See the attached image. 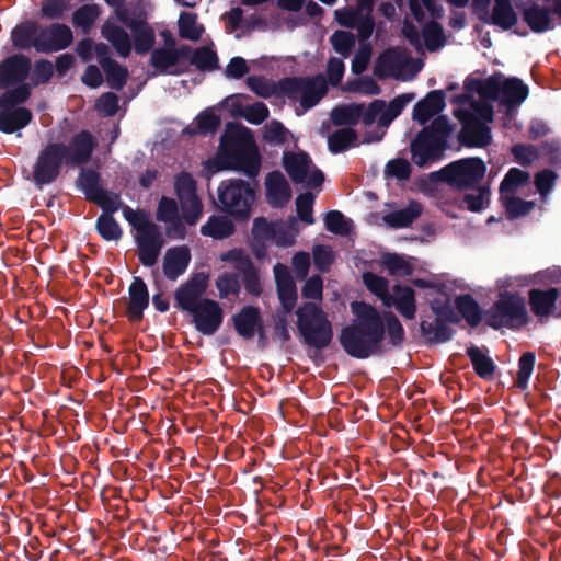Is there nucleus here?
Returning a JSON list of instances; mask_svg holds the SVG:
<instances>
[{
    "mask_svg": "<svg viewBox=\"0 0 561 561\" xmlns=\"http://www.w3.org/2000/svg\"><path fill=\"white\" fill-rule=\"evenodd\" d=\"M528 87L518 78H505L494 72L483 79L469 76L463 82V94L458 95V121L462 128L458 142L470 147H484L491 141L490 124L494 118L493 102L497 101L507 113L519 107L528 96Z\"/></svg>",
    "mask_w": 561,
    "mask_h": 561,
    "instance_id": "nucleus-1",
    "label": "nucleus"
},
{
    "mask_svg": "<svg viewBox=\"0 0 561 561\" xmlns=\"http://www.w3.org/2000/svg\"><path fill=\"white\" fill-rule=\"evenodd\" d=\"M98 146L95 137L89 130L75 134L69 145L61 141L44 146L33 164L32 181L37 188H43L57 181L62 167H80L91 161Z\"/></svg>",
    "mask_w": 561,
    "mask_h": 561,
    "instance_id": "nucleus-2",
    "label": "nucleus"
},
{
    "mask_svg": "<svg viewBox=\"0 0 561 561\" xmlns=\"http://www.w3.org/2000/svg\"><path fill=\"white\" fill-rule=\"evenodd\" d=\"M354 319L341 330L339 341L351 357L365 359L381 350L385 339V322L381 313L365 301H353Z\"/></svg>",
    "mask_w": 561,
    "mask_h": 561,
    "instance_id": "nucleus-3",
    "label": "nucleus"
},
{
    "mask_svg": "<svg viewBox=\"0 0 561 561\" xmlns=\"http://www.w3.org/2000/svg\"><path fill=\"white\" fill-rule=\"evenodd\" d=\"M208 275L195 273L174 291L175 307L192 317V323L203 335H214L222 324L224 310L219 302L205 298Z\"/></svg>",
    "mask_w": 561,
    "mask_h": 561,
    "instance_id": "nucleus-4",
    "label": "nucleus"
},
{
    "mask_svg": "<svg viewBox=\"0 0 561 561\" xmlns=\"http://www.w3.org/2000/svg\"><path fill=\"white\" fill-rule=\"evenodd\" d=\"M413 283L416 287L435 290V297L431 300L434 317L422 319L420 323L421 334L425 342L432 345L451 340L450 324L456 323V297L445 290V285L437 287L434 283L421 278L414 279Z\"/></svg>",
    "mask_w": 561,
    "mask_h": 561,
    "instance_id": "nucleus-5",
    "label": "nucleus"
},
{
    "mask_svg": "<svg viewBox=\"0 0 561 561\" xmlns=\"http://www.w3.org/2000/svg\"><path fill=\"white\" fill-rule=\"evenodd\" d=\"M454 129L446 115L435 117L428 126L423 127L411 140L412 162L419 168H427L442 160L448 147V138Z\"/></svg>",
    "mask_w": 561,
    "mask_h": 561,
    "instance_id": "nucleus-6",
    "label": "nucleus"
},
{
    "mask_svg": "<svg viewBox=\"0 0 561 561\" xmlns=\"http://www.w3.org/2000/svg\"><path fill=\"white\" fill-rule=\"evenodd\" d=\"M296 325L302 343L317 351L327 348L333 339V325L316 302H302L295 311Z\"/></svg>",
    "mask_w": 561,
    "mask_h": 561,
    "instance_id": "nucleus-7",
    "label": "nucleus"
},
{
    "mask_svg": "<svg viewBox=\"0 0 561 561\" xmlns=\"http://www.w3.org/2000/svg\"><path fill=\"white\" fill-rule=\"evenodd\" d=\"M123 215L128 224L138 232L136 243L139 262L147 267L153 266L164 245L159 226L152 222L149 215L141 209L134 210L125 206Z\"/></svg>",
    "mask_w": 561,
    "mask_h": 561,
    "instance_id": "nucleus-8",
    "label": "nucleus"
},
{
    "mask_svg": "<svg viewBox=\"0 0 561 561\" xmlns=\"http://www.w3.org/2000/svg\"><path fill=\"white\" fill-rule=\"evenodd\" d=\"M220 209L239 221H248L256 199V191L241 179H228L217 188Z\"/></svg>",
    "mask_w": 561,
    "mask_h": 561,
    "instance_id": "nucleus-9",
    "label": "nucleus"
},
{
    "mask_svg": "<svg viewBox=\"0 0 561 561\" xmlns=\"http://www.w3.org/2000/svg\"><path fill=\"white\" fill-rule=\"evenodd\" d=\"M221 145L228 159L229 170L242 172L250 179L259 175L261 156L251 140L245 139L239 131H226L221 137Z\"/></svg>",
    "mask_w": 561,
    "mask_h": 561,
    "instance_id": "nucleus-10",
    "label": "nucleus"
},
{
    "mask_svg": "<svg viewBox=\"0 0 561 561\" xmlns=\"http://www.w3.org/2000/svg\"><path fill=\"white\" fill-rule=\"evenodd\" d=\"M30 100L26 85L10 89L0 95V131L13 134L26 127L33 118L31 110L21 106Z\"/></svg>",
    "mask_w": 561,
    "mask_h": 561,
    "instance_id": "nucleus-11",
    "label": "nucleus"
},
{
    "mask_svg": "<svg viewBox=\"0 0 561 561\" xmlns=\"http://www.w3.org/2000/svg\"><path fill=\"white\" fill-rule=\"evenodd\" d=\"M525 300L517 294L501 293L486 313V321L493 329L518 330L529 323Z\"/></svg>",
    "mask_w": 561,
    "mask_h": 561,
    "instance_id": "nucleus-12",
    "label": "nucleus"
},
{
    "mask_svg": "<svg viewBox=\"0 0 561 561\" xmlns=\"http://www.w3.org/2000/svg\"><path fill=\"white\" fill-rule=\"evenodd\" d=\"M278 91L291 101H299L301 107L316 106L328 93V83L322 75L308 77H287L278 81Z\"/></svg>",
    "mask_w": 561,
    "mask_h": 561,
    "instance_id": "nucleus-13",
    "label": "nucleus"
},
{
    "mask_svg": "<svg viewBox=\"0 0 561 561\" xmlns=\"http://www.w3.org/2000/svg\"><path fill=\"white\" fill-rule=\"evenodd\" d=\"M530 175L527 171L512 168L504 176L500 194L502 204L510 218H516L528 214L535 206L531 201H523L515 196V192L519 186L529 182Z\"/></svg>",
    "mask_w": 561,
    "mask_h": 561,
    "instance_id": "nucleus-14",
    "label": "nucleus"
},
{
    "mask_svg": "<svg viewBox=\"0 0 561 561\" xmlns=\"http://www.w3.org/2000/svg\"><path fill=\"white\" fill-rule=\"evenodd\" d=\"M31 66L32 59L22 53L3 58L0 61V89L7 91L26 85L31 91V84L26 82L31 75Z\"/></svg>",
    "mask_w": 561,
    "mask_h": 561,
    "instance_id": "nucleus-15",
    "label": "nucleus"
},
{
    "mask_svg": "<svg viewBox=\"0 0 561 561\" xmlns=\"http://www.w3.org/2000/svg\"><path fill=\"white\" fill-rule=\"evenodd\" d=\"M39 53L51 54L68 48L73 42L71 28L64 23L42 25L39 30Z\"/></svg>",
    "mask_w": 561,
    "mask_h": 561,
    "instance_id": "nucleus-16",
    "label": "nucleus"
},
{
    "mask_svg": "<svg viewBox=\"0 0 561 561\" xmlns=\"http://www.w3.org/2000/svg\"><path fill=\"white\" fill-rule=\"evenodd\" d=\"M430 180L434 182H442L446 185L445 187L437 188L435 193V198L437 206L446 213L448 216L455 218L456 211H455V196L451 195L448 197L447 191H450L451 193L456 192V161L449 162L446 167L438 171H434L430 173Z\"/></svg>",
    "mask_w": 561,
    "mask_h": 561,
    "instance_id": "nucleus-17",
    "label": "nucleus"
},
{
    "mask_svg": "<svg viewBox=\"0 0 561 561\" xmlns=\"http://www.w3.org/2000/svg\"><path fill=\"white\" fill-rule=\"evenodd\" d=\"M445 106V92L443 90H432L415 103L412 112V118L425 127L432 118L440 116Z\"/></svg>",
    "mask_w": 561,
    "mask_h": 561,
    "instance_id": "nucleus-18",
    "label": "nucleus"
},
{
    "mask_svg": "<svg viewBox=\"0 0 561 561\" xmlns=\"http://www.w3.org/2000/svg\"><path fill=\"white\" fill-rule=\"evenodd\" d=\"M291 198V187L280 171H272L265 179V199L272 208L285 207Z\"/></svg>",
    "mask_w": 561,
    "mask_h": 561,
    "instance_id": "nucleus-19",
    "label": "nucleus"
},
{
    "mask_svg": "<svg viewBox=\"0 0 561 561\" xmlns=\"http://www.w3.org/2000/svg\"><path fill=\"white\" fill-rule=\"evenodd\" d=\"M236 333L243 340H252L263 322L261 310L256 306H243L231 317Z\"/></svg>",
    "mask_w": 561,
    "mask_h": 561,
    "instance_id": "nucleus-20",
    "label": "nucleus"
},
{
    "mask_svg": "<svg viewBox=\"0 0 561 561\" xmlns=\"http://www.w3.org/2000/svg\"><path fill=\"white\" fill-rule=\"evenodd\" d=\"M409 62L416 64L417 60L409 57L405 49L401 47H391L382 51L376 60L375 75L383 79L400 71Z\"/></svg>",
    "mask_w": 561,
    "mask_h": 561,
    "instance_id": "nucleus-21",
    "label": "nucleus"
},
{
    "mask_svg": "<svg viewBox=\"0 0 561 561\" xmlns=\"http://www.w3.org/2000/svg\"><path fill=\"white\" fill-rule=\"evenodd\" d=\"M39 30L41 24L33 20H26L16 24L11 33L10 39L16 50H31L34 48L39 53Z\"/></svg>",
    "mask_w": 561,
    "mask_h": 561,
    "instance_id": "nucleus-22",
    "label": "nucleus"
},
{
    "mask_svg": "<svg viewBox=\"0 0 561 561\" xmlns=\"http://www.w3.org/2000/svg\"><path fill=\"white\" fill-rule=\"evenodd\" d=\"M129 301L126 309L128 319L133 322L141 321L144 311L149 306V291L145 280L135 276L128 288Z\"/></svg>",
    "mask_w": 561,
    "mask_h": 561,
    "instance_id": "nucleus-23",
    "label": "nucleus"
},
{
    "mask_svg": "<svg viewBox=\"0 0 561 561\" xmlns=\"http://www.w3.org/2000/svg\"><path fill=\"white\" fill-rule=\"evenodd\" d=\"M558 298L559 290L557 288H535L528 293L530 310L541 322L553 316L556 301Z\"/></svg>",
    "mask_w": 561,
    "mask_h": 561,
    "instance_id": "nucleus-24",
    "label": "nucleus"
},
{
    "mask_svg": "<svg viewBox=\"0 0 561 561\" xmlns=\"http://www.w3.org/2000/svg\"><path fill=\"white\" fill-rule=\"evenodd\" d=\"M191 262L188 247L181 245L167 250L163 257V274L169 280H175L185 273Z\"/></svg>",
    "mask_w": 561,
    "mask_h": 561,
    "instance_id": "nucleus-25",
    "label": "nucleus"
},
{
    "mask_svg": "<svg viewBox=\"0 0 561 561\" xmlns=\"http://www.w3.org/2000/svg\"><path fill=\"white\" fill-rule=\"evenodd\" d=\"M556 18L554 8L550 9L538 3L530 4L524 11V20L536 33L552 30L556 26Z\"/></svg>",
    "mask_w": 561,
    "mask_h": 561,
    "instance_id": "nucleus-26",
    "label": "nucleus"
},
{
    "mask_svg": "<svg viewBox=\"0 0 561 561\" xmlns=\"http://www.w3.org/2000/svg\"><path fill=\"white\" fill-rule=\"evenodd\" d=\"M389 305L385 307H394L396 310L405 319H413L415 317L416 305L414 290L405 285H394L390 293V298L387 300Z\"/></svg>",
    "mask_w": 561,
    "mask_h": 561,
    "instance_id": "nucleus-27",
    "label": "nucleus"
},
{
    "mask_svg": "<svg viewBox=\"0 0 561 561\" xmlns=\"http://www.w3.org/2000/svg\"><path fill=\"white\" fill-rule=\"evenodd\" d=\"M311 163L310 156L305 151L284 152L283 165L294 183H304L307 180Z\"/></svg>",
    "mask_w": 561,
    "mask_h": 561,
    "instance_id": "nucleus-28",
    "label": "nucleus"
},
{
    "mask_svg": "<svg viewBox=\"0 0 561 561\" xmlns=\"http://www.w3.org/2000/svg\"><path fill=\"white\" fill-rule=\"evenodd\" d=\"M423 211L422 205L411 199L407 207L383 215V222L393 229L410 227Z\"/></svg>",
    "mask_w": 561,
    "mask_h": 561,
    "instance_id": "nucleus-29",
    "label": "nucleus"
},
{
    "mask_svg": "<svg viewBox=\"0 0 561 561\" xmlns=\"http://www.w3.org/2000/svg\"><path fill=\"white\" fill-rule=\"evenodd\" d=\"M130 31L135 51L139 55H146L153 50L156 44V34L153 27L145 20L133 21Z\"/></svg>",
    "mask_w": 561,
    "mask_h": 561,
    "instance_id": "nucleus-30",
    "label": "nucleus"
},
{
    "mask_svg": "<svg viewBox=\"0 0 561 561\" xmlns=\"http://www.w3.org/2000/svg\"><path fill=\"white\" fill-rule=\"evenodd\" d=\"M102 36L107 39L121 57H128L131 51V41L128 33L111 22H105L101 28Z\"/></svg>",
    "mask_w": 561,
    "mask_h": 561,
    "instance_id": "nucleus-31",
    "label": "nucleus"
},
{
    "mask_svg": "<svg viewBox=\"0 0 561 561\" xmlns=\"http://www.w3.org/2000/svg\"><path fill=\"white\" fill-rule=\"evenodd\" d=\"M236 231L233 221L224 215H211L207 222L201 227V233L215 240H222Z\"/></svg>",
    "mask_w": 561,
    "mask_h": 561,
    "instance_id": "nucleus-32",
    "label": "nucleus"
},
{
    "mask_svg": "<svg viewBox=\"0 0 561 561\" xmlns=\"http://www.w3.org/2000/svg\"><path fill=\"white\" fill-rule=\"evenodd\" d=\"M485 164L479 158H461L458 159V188L478 182L485 174Z\"/></svg>",
    "mask_w": 561,
    "mask_h": 561,
    "instance_id": "nucleus-33",
    "label": "nucleus"
},
{
    "mask_svg": "<svg viewBox=\"0 0 561 561\" xmlns=\"http://www.w3.org/2000/svg\"><path fill=\"white\" fill-rule=\"evenodd\" d=\"M467 355L479 377L483 379H491L493 377L495 365L488 355V350L472 345L467 348Z\"/></svg>",
    "mask_w": 561,
    "mask_h": 561,
    "instance_id": "nucleus-34",
    "label": "nucleus"
},
{
    "mask_svg": "<svg viewBox=\"0 0 561 561\" xmlns=\"http://www.w3.org/2000/svg\"><path fill=\"white\" fill-rule=\"evenodd\" d=\"M101 13L102 9L99 4H83L72 13V24L80 28L82 33L88 34Z\"/></svg>",
    "mask_w": 561,
    "mask_h": 561,
    "instance_id": "nucleus-35",
    "label": "nucleus"
},
{
    "mask_svg": "<svg viewBox=\"0 0 561 561\" xmlns=\"http://www.w3.org/2000/svg\"><path fill=\"white\" fill-rule=\"evenodd\" d=\"M195 121L196 125L193 127L187 126L184 129V134L190 136L214 134L221 124L220 117L209 108L202 111Z\"/></svg>",
    "mask_w": 561,
    "mask_h": 561,
    "instance_id": "nucleus-36",
    "label": "nucleus"
},
{
    "mask_svg": "<svg viewBox=\"0 0 561 561\" xmlns=\"http://www.w3.org/2000/svg\"><path fill=\"white\" fill-rule=\"evenodd\" d=\"M358 135L353 128H341L328 137V148L331 153L337 154L357 145Z\"/></svg>",
    "mask_w": 561,
    "mask_h": 561,
    "instance_id": "nucleus-37",
    "label": "nucleus"
},
{
    "mask_svg": "<svg viewBox=\"0 0 561 561\" xmlns=\"http://www.w3.org/2000/svg\"><path fill=\"white\" fill-rule=\"evenodd\" d=\"M364 104L340 105L332 110L331 121L335 126H354L360 121Z\"/></svg>",
    "mask_w": 561,
    "mask_h": 561,
    "instance_id": "nucleus-38",
    "label": "nucleus"
},
{
    "mask_svg": "<svg viewBox=\"0 0 561 561\" xmlns=\"http://www.w3.org/2000/svg\"><path fill=\"white\" fill-rule=\"evenodd\" d=\"M491 19L493 24L503 30L512 28L517 22V14L511 0H494Z\"/></svg>",
    "mask_w": 561,
    "mask_h": 561,
    "instance_id": "nucleus-39",
    "label": "nucleus"
},
{
    "mask_svg": "<svg viewBox=\"0 0 561 561\" xmlns=\"http://www.w3.org/2000/svg\"><path fill=\"white\" fill-rule=\"evenodd\" d=\"M76 185L80 188L87 201H91L101 190V174L92 168H82L76 180Z\"/></svg>",
    "mask_w": 561,
    "mask_h": 561,
    "instance_id": "nucleus-40",
    "label": "nucleus"
},
{
    "mask_svg": "<svg viewBox=\"0 0 561 561\" xmlns=\"http://www.w3.org/2000/svg\"><path fill=\"white\" fill-rule=\"evenodd\" d=\"M239 272L242 275V284L245 291L253 297H260L263 293V287L260 280V272L253 264L252 260H244Z\"/></svg>",
    "mask_w": 561,
    "mask_h": 561,
    "instance_id": "nucleus-41",
    "label": "nucleus"
},
{
    "mask_svg": "<svg viewBox=\"0 0 561 561\" xmlns=\"http://www.w3.org/2000/svg\"><path fill=\"white\" fill-rule=\"evenodd\" d=\"M381 317L385 322V336H387L388 343L392 347H401L405 339V333L400 320L391 311H383Z\"/></svg>",
    "mask_w": 561,
    "mask_h": 561,
    "instance_id": "nucleus-42",
    "label": "nucleus"
},
{
    "mask_svg": "<svg viewBox=\"0 0 561 561\" xmlns=\"http://www.w3.org/2000/svg\"><path fill=\"white\" fill-rule=\"evenodd\" d=\"M190 62L199 71H214L219 68L217 53L207 46L196 48L192 53Z\"/></svg>",
    "mask_w": 561,
    "mask_h": 561,
    "instance_id": "nucleus-43",
    "label": "nucleus"
},
{
    "mask_svg": "<svg viewBox=\"0 0 561 561\" xmlns=\"http://www.w3.org/2000/svg\"><path fill=\"white\" fill-rule=\"evenodd\" d=\"M95 229L100 237L105 241H118L123 236V230L117 220L110 214H101L95 224Z\"/></svg>",
    "mask_w": 561,
    "mask_h": 561,
    "instance_id": "nucleus-44",
    "label": "nucleus"
},
{
    "mask_svg": "<svg viewBox=\"0 0 561 561\" xmlns=\"http://www.w3.org/2000/svg\"><path fill=\"white\" fill-rule=\"evenodd\" d=\"M54 76V65L48 59H36L32 62L31 75L28 77L31 89L47 84Z\"/></svg>",
    "mask_w": 561,
    "mask_h": 561,
    "instance_id": "nucleus-45",
    "label": "nucleus"
},
{
    "mask_svg": "<svg viewBox=\"0 0 561 561\" xmlns=\"http://www.w3.org/2000/svg\"><path fill=\"white\" fill-rule=\"evenodd\" d=\"M105 73L106 82L113 90L121 91L128 78V70L126 67L119 65L116 60L106 61V65L101 67Z\"/></svg>",
    "mask_w": 561,
    "mask_h": 561,
    "instance_id": "nucleus-46",
    "label": "nucleus"
},
{
    "mask_svg": "<svg viewBox=\"0 0 561 561\" xmlns=\"http://www.w3.org/2000/svg\"><path fill=\"white\" fill-rule=\"evenodd\" d=\"M197 14L183 11L179 16V35L190 41H198L202 36L204 27L196 24Z\"/></svg>",
    "mask_w": 561,
    "mask_h": 561,
    "instance_id": "nucleus-47",
    "label": "nucleus"
},
{
    "mask_svg": "<svg viewBox=\"0 0 561 561\" xmlns=\"http://www.w3.org/2000/svg\"><path fill=\"white\" fill-rule=\"evenodd\" d=\"M422 35L424 45L430 51H435L445 45L446 38L443 26L436 21L425 23Z\"/></svg>",
    "mask_w": 561,
    "mask_h": 561,
    "instance_id": "nucleus-48",
    "label": "nucleus"
},
{
    "mask_svg": "<svg viewBox=\"0 0 561 561\" xmlns=\"http://www.w3.org/2000/svg\"><path fill=\"white\" fill-rule=\"evenodd\" d=\"M150 65L163 75H175L176 71L171 70L176 66L175 55L171 53L170 48H154L151 51Z\"/></svg>",
    "mask_w": 561,
    "mask_h": 561,
    "instance_id": "nucleus-49",
    "label": "nucleus"
},
{
    "mask_svg": "<svg viewBox=\"0 0 561 561\" xmlns=\"http://www.w3.org/2000/svg\"><path fill=\"white\" fill-rule=\"evenodd\" d=\"M363 282L366 288L381 300L382 305H389L386 301L390 298L389 282L385 277L366 272L363 275Z\"/></svg>",
    "mask_w": 561,
    "mask_h": 561,
    "instance_id": "nucleus-50",
    "label": "nucleus"
},
{
    "mask_svg": "<svg viewBox=\"0 0 561 561\" xmlns=\"http://www.w3.org/2000/svg\"><path fill=\"white\" fill-rule=\"evenodd\" d=\"M458 313L462 316L470 327H477L482 318L478 302L469 295H458Z\"/></svg>",
    "mask_w": 561,
    "mask_h": 561,
    "instance_id": "nucleus-51",
    "label": "nucleus"
},
{
    "mask_svg": "<svg viewBox=\"0 0 561 561\" xmlns=\"http://www.w3.org/2000/svg\"><path fill=\"white\" fill-rule=\"evenodd\" d=\"M215 285L221 299L228 298L230 295L238 296L241 290L240 276L238 273H222L217 277Z\"/></svg>",
    "mask_w": 561,
    "mask_h": 561,
    "instance_id": "nucleus-52",
    "label": "nucleus"
},
{
    "mask_svg": "<svg viewBox=\"0 0 561 561\" xmlns=\"http://www.w3.org/2000/svg\"><path fill=\"white\" fill-rule=\"evenodd\" d=\"M70 10V0H42L39 15L46 20H61Z\"/></svg>",
    "mask_w": 561,
    "mask_h": 561,
    "instance_id": "nucleus-53",
    "label": "nucleus"
},
{
    "mask_svg": "<svg viewBox=\"0 0 561 561\" xmlns=\"http://www.w3.org/2000/svg\"><path fill=\"white\" fill-rule=\"evenodd\" d=\"M275 227L276 222L270 221L266 217L254 218L251 229L252 239L273 243L276 233Z\"/></svg>",
    "mask_w": 561,
    "mask_h": 561,
    "instance_id": "nucleus-54",
    "label": "nucleus"
},
{
    "mask_svg": "<svg viewBox=\"0 0 561 561\" xmlns=\"http://www.w3.org/2000/svg\"><path fill=\"white\" fill-rule=\"evenodd\" d=\"M490 202V190L486 186H480L466 194L462 205L470 211H481Z\"/></svg>",
    "mask_w": 561,
    "mask_h": 561,
    "instance_id": "nucleus-55",
    "label": "nucleus"
},
{
    "mask_svg": "<svg viewBox=\"0 0 561 561\" xmlns=\"http://www.w3.org/2000/svg\"><path fill=\"white\" fill-rule=\"evenodd\" d=\"M289 136V130L278 121H272L264 127L263 139L273 146L288 142Z\"/></svg>",
    "mask_w": 561,
    "mask_h": 561,
    "instance_id": "nucleus-56",
    "label": "nucleus"
},
{
    "mask_svg": "<svg viewBox=\"0 0 561 561\" xmlns=\"http://www.w3.org/2000/svg\"><path fill=\"white\" fill-rule=\"evenodd\" d=\"M91 203L96 204L102 208V214L113 215L116 213L121 205V196L117 193H112L107 190L102 188L94 197H91Z\"/></svg>",
    "mask_w": 561,
    "mask_h": 561,
    "instance_id": "nucleus-57",
    "label": "nucleus"
},
{
    "mask_svg": "<svg viewBox=\"0 0 561 561\" xmlns=\"http://www.w3.org/2000/svg\"><path fill=\"white\" fill-rule=\"evenodd\" d=\"M174 190L178 198L186 199L196 197V181L191 173L182 171L175 178Z\"/></svg>",
    "mask_w": 561,
    "mask_h": 561,
    "instance_id": "nucleus-58",
    "label": "nucleus"
},
{
    "mask_svg": "<svg viewBox=\"0 0 561 561\" xmlns=\"http://www.w3.org/2000/svg\"><path fill=\"white\" fill-rule=\"evenodd\" d=\"M382 264L392 276H409L412 274L411 265L397 253H386Z\"/></svg>",
    "mask_w": 561,
    "mask_h": 561,
    "instance_id": "nucleus-59",
    "label": "nucleus"
},
{
    "mask_svg": "<svg viewBox=\"0 0 561 561\" xmlns=\"http://www.w3.org/2000/svg\"><path fill=\"white\" fill-rule=\"evenodd\" d=\"M535 354L531 352H527L523 354L518 360V373L516 379V386L520 389H526L528 386V381L534 371L535 367Z\"/></svg>",
    "mask_w": 561,
    "mask_h": 561,
    "instance_id": "nucleus-60",
    "label": "nucleus"
},
{
    "mask_svg": "<svg viewBox=\"0 0 561 561\" xmlns=\"http://www.w3.org/2000/svg\"><path fill=\"white\" fill-rule=\"evenodd\" d=\"M511 152L514 161L520 165H531L539 159V150L534 145L517 144L512 147Z\"/></svg>",
    "mask_w": 561,
    "mask_h": 561,
    "instance_id": "nucleus-61",
    "label": "nucleus"
},
{
    "mask_svg": "<svg viewBox=\"0 0 561 561\" xmlns=\"http://www.w3.org/2000/svg\"><path fill=\"white\" fill-rule=\"evenodd\" d=\"M182 216L190 226L195 225L203 214V204L198 196L181 199Z\"/></svg>",
    "mask_w": 561,
    "mask_h": 561,
    "instance_id": "nucleus-62",
    "label": "nucleus"
},
{
    "mask_svg": "<svg viewBox=\"0 0 561 561\" xmlns=\"http://www.w3.org/2000/svg\"><path fill=\"white\" fill-rule=\"evenodd\" d=\"M330 41L333 49L337 54L346 57L350 55L352 48L354 47L356 38L355 35L351 32L339 30L332 34Z\"/></svg>",
    "mask_w": 561,
    "mask_h": 561,
    "instance_id": "nucleus-63",
    "label": "nucleus"
},
{
    "mask_svg": "<svg viewBox=\"0 0 561 561\" xmlns=\"http://www.w3.org/2000/svg\"><path fill=\"white\" fill-rule=\"evenodd\" d=\"M325 229L334 234L346 236L350 227L345 216L339 210H330L324 217Z\"/></svg>",
    "mask_w": 561,
    "mask_h": 561,
    "instance_id": "nucleus-64",
    "label": "nucleus"
}]
</instances>
